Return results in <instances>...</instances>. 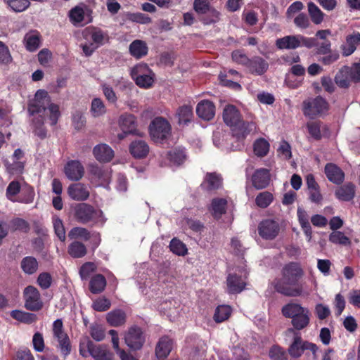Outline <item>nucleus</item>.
Returning a JSON list of instances; mask_svg holds the SVG:
<instances>
[{"label": "nucleus", "instance_id": "1", "mask_svg": "<svg viewBox=\"0 0 360 360\" xmlns=\"http://www.w3.org/2000/svg\"><path fill=\"white\" fill-rule=\"evenodd\" d=\"M28 111L31 115L34 116V132L41 138L46 136V132L43 124L46 117L51 125H55L60 116L58 105L53 103L48 92L42 89L36 92L34 99L29 105Z\"/></svg>", "mask_w": 360, "mask_h": 360}, {"label": "nucleus", "instance_id": "2", "mask_svg": "<svg viewBox=\"0 0 360 360\" xmlns=\"http://www.w3.org/2000/svg\"><path fill=\"white\" fill-rule=\"evenodd\" d=\"M303 271L298 263L290 262L282 269V278L274 281L276 290L284 295L297 297L302 295V286L297 283Z\"/></svg>", "mask_w": 360, "mask_h": 360}, {"label": "nucleus", "instance_id": "3", "mask_svg": "<svg viewBox=\"0 0 360 360\" xmlns=\"http://www.w3.org/2000/svg\"><path fill=\"white\" fill-rule=\"evenodd\" d=\"M223 119L224 122L231 128L233 136L238 139H243L256 129L254 122L243 121L240 112L233 105H226L223 111Z\"/></svg>", "mask_w": 360, "mask_h": 360}, {"label": "nucleus", "instance_id": "4", "mask_svg": "<svg viewBox=\"0 0 360 360\" xmlns=\"http://www.w3.org/2000/svg\"><path fill=\"white\" fill-rule=\"evenodd\" d=\"M248 271L245 265L236 266L228 274L226 278L227 291L231 294L241 292L246 286Z\"/></svg>", "mask_w": 360, "mask_h": 360}, {"label": "nucleus", "instance_id": "5", "mask_svg": "<svg viewBox=\"0 0 360 360\" xmlns=\"http://www.w3.org/2000/svg\"><path fill=\"white\" fill-rule=\"evenodd\" d=\"M75 212L77 220L83 224L91 221L96 224L103 225L105 222L101 210H96L86 203L79 204L75 207Z\"/></svg>", "mask_w": 360, "mask_h": 360}, {"label": "nucleus", "instance_id": "6", "mask_svg": "<svg viewBox=\"0 0 360 360\" xmlns=\"http://www.w3.org/2000/svg\"><path fill=\"white\" fill-rule=\"evenodd\" d=\"M53 342L57 349L60 350L64 357L68 356L71 352L70 340L63 329V321L56 319L53 323L52 327Z\"/></svg>", "mask_w": 360, "mask_h": 360}, {"label": "nucleus", "instance_id": "7", "mask_svg": "<svg viewBox=\"0 0 360 360\" xmlns=\"http://www.w3.org/2000/svg\"><path fill=\"white\" fill-rule=\"evenodd\" d=\"M276 45L279 49H295L299 47L304 46L308 49L317 45L315 38L305 37L301 34L288 35L278 39Z\"/></svg>", "mask_w": 360, "mask_h": 360}, {"label": "nucleus", "instance_id": "8", "mask_svg": "<svg viewBox=\"0 0 360 360\" xmlns=\"http://www.w3.org/2000/svg\"><path fill=\"white\" fill-rule=\"evenodd\" d=\"M130 75L136 84L141 88H150L154 82V74L145 63H139L133 67Z\"/></svg>", "mask_w": 360, "mask_h": 360}, {"label": "nucleus", "instance_id": "9", "mask_svg": "<svg viewBox=\"0 0 360 360\" xmlns=\"http://www.w3.org/2000/svg\"><path fill=\"white\" fill-rule=\"evenodd\" d=\"M328 110V103L321 96L309 98L303 102V113L311 119L321 116Z\"/></svg>", "mask_w": 360, "mask_h": 360}, {"label": "nucleus", "instance_id": "10", "mask_svg": "<svg viewBox=\"0 0 360 360\" xmlns=\"http://www.w3.org/2000/svg\"><path fill=\"white\" fill-rule=\"evenodd\" d=\"M149 130L153 140L160 142L168 138L171 134L172 127L166 119L158 117L151 122Z\"/></svg>", "mask_w": 360, "mask_h": 360}, {"label": "nucleus", "instance_id": "11", "mask_svg": "<svg viewBox=\"0 0 360 360\" xmlns=\"http://www.w3.org/2000/svg\"><path fill=\"white\" fill-rule=\"evenodd\" d=\"M89 174L92 182L99 186H107L110 182L112 169L109 167H99L91 165Z\"/></svg>", "mask_w": 360, "mask_h": 360}, {"label": "nucleus", "instance_id": "12", "mask_svg": "<svg viewBox=\"0 0 360 360\" xmlns=\"http://www.w3.org/2000/svg\"><path fill=\"white\" fill-rule=\"evenodd\" d=\"M124 342L133 350H139L145 342V336L141 328L132 326L125 333Z\"/></svg>", "mask_w": 360, "mask_h": 360}, {"label": "nucleus", "instance_id": "13", "mask_svg": "<svg viewBox=\"0 0 360 360\" xmlns=\"http://www.w3.org/2000/svg\"><path fill=\"white\" fill-rule=\"evenodd\" d=\"M25 306L31 311H38L43 307L38 290L33 286H27L24 290Z\"/></svg>", "mask_w": 360, "mask_h": 360}, {"label": "nucleus", "instance_id": "14", "mask_svg": "<svg viewBox=\"0 0 360 360\" xmlns=\"http://www.w3.org/2000/svg\"><path fill=\"white\" fill-rule=\"evenodd\" d=\"M84 39L96 46L97 48L102 46L108 40V35L101 30L96 27H87L82 32Z\"/></svg>", "mask_w": 360, "mask_h": 360}, {"label": "nucleus", "instance_id": "15", "mask_svg": "<svg viewBox=\"0 0 360 360\" xmlns=\"http://www.w3.org/2000/svg\"><path fill=\"white\" fill-rule=\"evenodd\" d=\"M258 232L262 238L272 240L278 234L279 226L275 221L266 219L259 224Z\"/></svg>", "mask_w": 360, "mask_h": 360}, {"label": "nucleus", "instance_id": "16", "mask_svg": "<svg viewBox=\"0 0 360 360\" xmlns=\"http://www.w3.org/2000/svg\"><path fill=\"white\" fill-rule=\"evenodd\" d=\"M64 172L70 180L79 181L84 176V168L79 161L70 160L65 165Z\"/></svg>", "mask_w": 360, "mask_h": 360}, {"label": "nucleus", "instance_id": "17", "mask_svg": "<svg viewBox=\"0 0 360 360\" xmlns=\"http://www.w3.org/2000/svg\"><path fill=\"white\" fill-rule=\"evenodd\" d=\"M269 63L260 56H254L250 59L247 69L255 75H262L269 69Z\"/></svg>", "mask_w": 360, "mask_h": 360}, {"label": "nucleus", "instance_id": "18", "mask_svg": "<svg viewBox=\"0 0 360 360\" xmlns=\"http://www.w3.org/2000/svg\"><path fill=\"white\" fill-rule=\"evenodd\" d=\"M68 193L74 200L83 201L88 198L89 191L87 187L81 183H75L69 186Z\"/></svg>", "mask_w": 360, "mask_h": 360}, {"label": "nucleus", "instance_id": "19", "mask_svg": "<svg viewBox=\"0 0 360 360\" xmlns=\"http://www.w3.org/2000/svg\"><path fill=\"white\" fill-rule=\"evenodd\" d=\"M360 45V33L353 32L346 37L345 41L342 44V55L349 56L352 55Z\"/></svg>", "mask_w": 360, "mask_h": 360}, {"label": "nucleus", "instance_id": "20", "mask_svg": "<svg viewBox=\"0 0 360 360\" xmlns=\"http://www.w3.org/2000/svg\"><path fill=\"white\" fill-rule=\"evenodd\" d=\"M95 158L100 162H108L114 157L113 150L105 143L96 145L93 150Z\"/></svg>", "mask_w": 360, "mask_h": 360}, {"label": "nucleus", "instance_id": "21", "mask_svg": "<svg viewBox=\"0 0 360 360\" xmlns=\"http://www.w3.org/2000/svg\"><path fill=\"white\" fill-rule=\"evenodd\" d=\"M196 113L199 117L205 120H210L214 117L215 106L208 100L201 101L197 105Z\"/></svg>", "mask_w": 360, "mask_h": 360}, {"label": "nucleus", "instance_id": "22", "mask_svg": "<svg viewBox=\"0 0 360 360\" xmlns=\"http://www.w3.org/2000/svg\"><path fill=\"white\" fill-rule=\"evenodd\" d=\"M325 174L330 181L336 184L342 183L345 179V174L342 169L333 163L326 165Z\"/></svg>", "mask_w": 360, "mask_h": 360}, {"label": "nucleus", "instance_id": "23", "mask_svg": "<svg viewBox=\"0 0 360 360\" xmlns=\"http://www.w3.org/2000/svg\"><path fill=\"white\" fill-rule=\"evenodd\" d=\"M269 171L267 169H257L252 177V184L256 188L262 189L269 184Z\"/></svg>", "mask_w": 360, "mask_h": 360}, {"label": "nucleus", "instance_id": "24", "mask_svg": "<svg viewBox=\"0 0 360 360\" xmlns=\"http://www.w3.org/2000/svg\"><path fill=\"white\" fill-rule=\"evenodd\" d=\"M173 342L168 337L161 338L155 348V354L159 359L166 358L172 349Z\"/></svg>", "mask_w": 360, "mask_h": 360}, {"label": "nucleus", "instance_id": "25", "mask_svg": "<svg viewBox=\"0 0 360 360\" xmlns=\"http://www.w3.org/2000/svg\"><path fill=\"white\" fill-rule=\"evenodd\" d=\"M297 214L300 225L307 236L308 242H310L312 238V230L309 221V215L307 212L300 207L297 208Z\"/></svg>", "mask_w": 360, "mask_h": 360}, {"label": "nucleus", "instance_id": "26", "mask_svg": "<svg viewBox=\"0 0 360 360\" xmlns=\"http://www.w3.org/2000/svg\"><path fill=\"white\" fill-rule=\"evenodd\" d=\"M119 125L124 134H132L136 127V118L131 114H124L119 118Z\"/></svg>", "mask_w": 360, "mask_h": 360}, {"label": "nucleus", "instance_id": "27", "mask_svg": "<svg viewBox=\"0 0 360 360\" xmlns=\"http://www.w3.org/2000/svg\"><path fill=\"white\" fill-rule=\"evenodd\" d=\"M129 151L135 158H143L148 155L149 146L146 141L136 140L130 144Z\"/></svg>", "mask_w": 360, "mask_h": 360}, {"label": "nucleus", "instance_id": "28", "mask_svg": "<svg viewBox=\"0 0 360 360\" xmlns=\"http://www.w3.org/2000/svg\"><path fill=\"white\" fill-rule=\"evenodd\" d=\"M129 51L133 57L139 59L147 55L148 48L144 41L136 39L130 44Z\"/></svg>", "mask_w": 360, "mask_h": 360}, {"label": "nucleus", "instance_id": "29", "mask_svg": "<svg viewBox=\"0 0 360 360\" xmlns=\"http://www.w3.org/2000/svg\"><path fill=\"white\" fill-rule=\"evenodd\" d=\"M70 18L75 25L86 24L89 22L88 19V10L76 6L70 11Z\"/></svg>", "mask_w": 360, "mask_h": 360}, {"label": "nucleus", "instance_id": "30", "mask_svg": "<svg viewBox=\"0 0 360 360\" xmlns=\"http://www.w3.org/2000/svg\"><path fill=\"white\" fill-rule=\"evenodd\" d=\"M24 43L29 51H35L40 46V34L36 30L29 32L25 35Z\"/></svg>", "mask_w": 360, "mask_h": 360}, {"label": "nucleus", "instance_id": "31", "mask_svg": "<svg viewBox=\"0 0 360 360\" xmlns=\"http://www.w3.org/2000/svg\"><path fill=\"white\" fill-rule=\"evenodd\" d=\"M109 334L112 337V347L121 360H137L133 355L120 348L119 337L115 330H110Z\"/></svg>", "mask_w": 360, "mask_h": 360}, {"label": "nucleus", "instance_id": "32", "mask_svg": "<svg viewBox=\"0 0 360 360\" xmlns=\"http://www.w3.org/2000/svg\"><path fill=\"white\" fill-rule=\"evenodd\" d=\"M221 185V176L215 173L207 174L202 183V188L212 191L219 188Z\"/></svg>", "mask_w": 360, "mask_h": 360}, {"label": "nucleus", "instance_id": "33", "mask_svg": "<svg viewBox=\"0 0 360 360\" xmlns=\"http://www.w3.org/2000/svg\"><path fill=\"white\" fill-rule=\"evenodd\" d=\"M355 194V186L352 184H347L340 187L335 191L336 197L343 201H349L353 199Z\"/></svg>", "mask_w": 360, "mask_h": 360}, {"label": "nucleus", "instance_id": "34", "mask_svg": "<svg viewBox=\"0 0 360 360\" xmlns=\"http://www.w3.org/2000/svg\"><path fill=\"white\" fill-rule=\"evenodd\" d=\"M91 356L94 360H113L112 354L104 345H95L91 349Z\"/></svg>", "mask_w": 360, "mask_h": 360}, {"label": "nucleus", "instance_id": "35", "mask_svg": "<svg viewBox=\"0 0 360 360\" xmlns=\"http://www.w3.org/2000/svg\"><path fill=\"white\" fill-rule=\"evenodd\" d=\"M305 342L302 340L301 337L296 335L288 348L290 355L294 358L300 357L304 351L306 350Z\"/></svg>", "mask_w": 360, "mask_h": 360}, {"label": "nucleus", "instance_id": "36", "mask_svg": "<svg viewBox=\"0 0 360 360\" xmlns=\"http://www.w3.org/2000/svg\"><path fill=\"white\" fill-rule=\"evenodd\" d=\"M193 108L188 105H184L179 108L176 112L178 122L179 124H186L192 120Z\"/></svg>", "mask_w": 360, "mask_h": 360}, {"label": "nucleus", "instance_id": "37", "mask_svg": "<svg viewBox=\"0 0 360 360\" xmlns=\"http://www.w3.org/2000/svg\"><path fill=\"white\" fill-rule=\"evenodd\" d=\"M226 203V200L224 198L213 199L211 204V212L214 218L219 219L225 213Z\"/></svg>", "mask_w": 360, "mask_h": 360}, {"label": "nucleus", "instance_id": "38", "mask_svg": "<svg viewBox=\"0 0 360 360\" xmlns=\"http://www.w3.org/2000/svg\"><path fill=\"white\" fill-rule=\"evenodd\" d=\"M304 307H302L297 303H288L283 307L282 314L285 317L293 319L302 311H304Z\"/></svg>", "mask_w": 360, "mask_h": 360}, {"label": "nucleus", "instance_id": "39", "mask_svg": "<svg viewBox=\"0 0 360 360\" xmlns=\"http://www.w3.org/2000/svg\"><path fill=\"white\" fill-rule=\"evenodd\" d=\"M309 323V311L306 308L299 315L292 319V324L297 330H302L307 327Z\"/></svg>", "mask_w": 360, "mask_h": 360}, {"label": "nucleus", "instance_id": "40", "mask_svg": "<svg viewBox=\"0 0 360 360\" xmlns=\"http://www.w3.org/2000/svg\"><path fill=\"white\" fill-rule=\"evenodd\" d=\"M11 316L14 319L27 324L34 323L37 320L35 314L20 310L12 311Z\"/></svg>", "mask_w": 360, "mask_h": 360}, {"label": "nucleus", "instance_id": "41", "mask_svg": "<svg viewBox=\"0 0 360 360\" xmlns=\"http://www.w3.org/2000/svg\"><path fill=\"white\" fill-rule=\"evenodd\" d=\"M309 15L312 22L316 25L321 24L323 20L324 13L313 2H309L307 4Z\"/></svg>", "mask_w": 360, "mask_h": 360}, {"label": "nucleus", "instance_id": "42", "mask_svg": "<svg viewBox=\"0 0 360 360\" xmlns=\"http://www.w3.org/2000/svg\"><path fill=\"white\" fill-rule=\"evenodd\" d=\"M106 285V281L103 276L97 274L90 281V290L92 293L102 292Z\"/></svg>", "mask_w": 360, "mask_h": 360}, {"label": "nucleus", "instance_id": "43", "mask_svg": "<svg viewBox=\"0 0 360 360\" xmlns=\"http://www.w3.org/2000/svg\"><path fill=\"white\" fill-rule=\"evenodd\" d=\"M107 321L112 326H118L125 321V314L121 310H115L107 314Z\"/></svg>", "mask_w": 360, "mask_h": 360}, {"label": "nucleus", "instance_id": "44", "mask_svg": "<svg viewBox=\"0 0 360 360\" xmlns=\"http://www.w3.org/2000/svg\"><path fill=\"white\" fill-rule=\"evenodd\" d=\"M21 268L27 274H33L38 269V262L33 257H25L21 262Z\"/></svg>", "mask_w": 360, "mask_h": 360}, {"label": "nucleus", "instance_id": "45", "mask_svg": "<svg viewBox=\"0 0 360 360\" xmlns=\"http://www.w3.org/2000/svg\"><path fill=\"white\" fill-rule=\"evenodd\" d=\"M167 157L171 163L175 165H180L186 160V154L184 149L174 148L167 153Z\"/></svg>", "mask_w": 360, "mask_h": 360}, {"label": "nucleus", "instance_id": "46", "mask_svg": "<svg viewBox=\"0 0 360 360\" xmlns=\"http://www.w3.org/2000/svg\"><path fill=\"white\" fill-rule=\"evenodd\" d=\"M68 253L75 258H79L84 256L86 253V249L84 244L75 241L72 243L68 248Z\"/></svg>", "mask_w": 360, "mask_h": 360}, {"label": "nucleus", "instance_id": "47", "mask_svg": "<svg viewBox=\"0 0 360 360\" xmlns=\"http://www.w3.org/2000/svg\"><path fill=\"white\" fill-rule=\"evenodd\" d=\"M329 241L336 245H342L345 246L349 245L351 244L350 239L346 236L344 233L339 231H333L329 235Z\"/></svg>", "mask_w": 360, "mask_h": 360}, {"label": "nucleus", "instance_id": "48", "mask_svg": "<svg viewBox=\"0 0 360 360\" xmlns=\"http://www.w3.org/2000/svg\"><path fill=\"white\" fill-rule=\"evenodd\" d=\"M170 250L179 256H184L187 254L188 249L186 245L180 240L174 238L169 243Z\"/></svg>", "mask_w": 360, "mask_h": 360}, {"label": "nucleus", "instance_id": "49", "mask_svg": "<svg viewBox=\"0 0 360 360\" xmlns=\"http://www.w3.org/2000/svg\"><path fill=\"white\" fill-rule=\"evenodd\" d=\"M269 150V143L264 139H259L254 143V153L258 157H264Z\"/></svg>", "mask_w": 360, "mask_h": 360}, {"label": "nucleus", "instance_id": "50", "mask_svg": "<svg viewBox=\"0 0 360 360\" xmlns=\"http://www.w3.org/2000/svg\"><path fill=\"white\" fill-rule=\"evenodd\" d=\"M231 309L228 305H221L217 307L214 315V319L216 322L221 323L230 316Z\"/></svg>", "mask_w": 360, "mask_h": 360}, {"label": "nucleus", "instance_id": "51", "mask_svg": "<svg viewBox=\"0 0 360 360\" xmlns=\"http://www.w3.org/2000/svg\"><path fill=\"white\" fill-rule=\"evenodd\" d=\"M336 84L342 88H347L349 86L350 81L352 80L349 77L348 68H345L340 71L335 78Z\"/></svg>", "mask_w": 360, "mask_h": 360}, {"label": "nucleus", "instance_id": "52", "mask_svg": "<svg viewBox=\"0 0 360 360\" xmlns=\"http://www.w3.org/2000/svg\"><path fill=\"white\" fill-rule=\"evenodd\" d=\"M91 112L94 117H100L105 113V106L101 98H96L92 100Z\"/></svg>", "mask_w": 360, "mask_h": 360}, {"label": "nucleus", "instance_id": "53", "mask_svg": "<svg viewBox=\"0 0 360 360\" xmlns=\"http://www.w3.org/2000/svg\"><path fill=\"white\" fill-rule=\"evenodd\" d=\"M273 200V195L267 191L261 192L256 197L255 202L257 205L262 208L268 207Z\"/></svg>", "mask_w": 360, "mask_h": 360}, {"label": "nucleus", "instance_id": "54", "mask_svg": "<svg viewBox=\"0 0 360 360\" xmlns=\"http://www.w3.org/2000/svg\"><path fill=\"white\" fill-rule=\"evenodd\" d=\"M68 236L71 239L82 238L85 240H87L91 238L90 233L87 229L82 227H75L72 229L68 233Z\"/></svg>", "mask_w": 360, "mask_h": 360}, {"label": "nucleus", "instance_id": "55", "mask_svg": "<svg viewBox=\"0 0 360 360\" xmlns=\"http://www.w3.org/2000/svg\"><path fill=\"white\" fill-rule=\"evenodd\" d=\"M53 224L55 233L56 236L58 237L59 240L61 241H65V231L62 220L60 219L58 217H53Z\"/></svg>", "mask_w": 360, "mask_h": 360}, {"label": "nucleus", "instance_id": "56", "mask_svg": "<svg viewBox=\"0 0 360 360\" xmlns=\"http://www.w3.org/2000/svg\"><path fill=\"white\" fill-rule=\"evenodd\" d=\"M94 343L89 339H84L79 344V354L83 357H87L91 354Z\"/></svg>", "mask_w": 360, "mask_h": 360}, {"label": "nucleus", "instance_id": "57", "mask_svg": "<svg viewBox=\"0 0 360 360\" xmlns=\"http://www.w3.org/2000/svg\"><path fill=\"white\" fill-rule=\"evenodd\" d=\"M20 183L17 181H11L6 188L7 198L12 201H15V195L20 192Z\"/></svg>", "mask_w": 360, "mask_h": 360}, {"label": "nucleus", "instance_id": "58", "mask_svg": "<svg viewBox=\"0 0 360 360\" xmlns=\"http://www.w3.org/2000/svg\"><path fill=\"white\" fill-rule=\"evenodd\" d=\"M30 3L28 0H10L8 5L15 12H22L27 8Z\"/></svg>", "mask_w": 360, "mask_h": 360}, {"label": "nucleus", "instance_id": "59", "mask_svg": "<svg viewBox=\"0 0 360 360\" xmlns=\"http://www.w3.org/2000/svg\"><path fill=\"white\" fill-rule=\"evenodd\" d=\"M269 357L272 360H285L287 354L279 346H273L269 350Z\"/></svg>", "mask_w": 360, "mask_h": 360}, {"label": "nucleus", "instance_id": "60", "mask_svg": "<svg viewBox=\"0 0 360 360\" xmlns=\"http://www.w3.org/2000/svg\"><path fill=\"white\" fill-rule=\"evenodd\" d=\"M110 307V302L105 297H99L96 299L92 304V307L97 311H104Z\"/></svg>", "mask_w": 360, "mask_h": 360}, {"label": "nucleus", "instance_id": "61", "mask_svg": "<svg viewBox=\"0 0 360 360\" xmlns=\"http://www.w3.org/2000/svg\"><path fill=\"white\" fill-rule=\"evenodd\" d=\"M32 344L35 351L38 352H42L44 350V337L41 333L37 332L34 334L32 338Z\"/></svg>", "mask_w": 360, "mask_h": 360}, {"label": "nucleus", "instance_id": "62", "mask_svg": "<svg viewBox=\"0 0 360 360\" xmlns=\"http://www.w3.org/2000/svg\"><path fill=\"white\" fill-rule=\"evenodd\" d=\"M96 269V266L92 262H86L84 264L79 270V275L82 280H86L91 273Z\"/></svg>", "mask_w": 360, "mask_h": 360}, {"label": "nucleus", "instance_id": "63", "mask_svg": "<svg viewBox=\"0 0 360 360\" xmlns=\"http://www.w3.org/2000/svg\"><path fill=\"white\" fill-rule=\"evenodd\" d=\"M278 153L285 160H288L291 158V147L290 144L285 141H282L278 149Z\"/></svg>", "mask_w": 360, "mask_h": 360}, {"label": "nucleus", "instance_id": "64", "mask_svg": "<svg viewBox=\"0 0 360 360\" xmlns=\"http://www.w3.org/2000/svg\"><path fill=\"white\" fill-rule=\"evenodd\" d=\"M232 59L234 62L243 65L247 68L250 58H249L242 51L237 50L232 53Z\"/></svg>", "mask_w": 360, "mask_h": 360}]
</instances>
